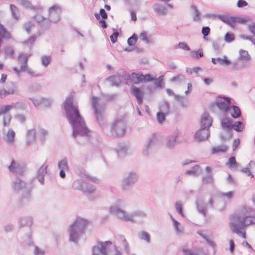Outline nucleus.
<instances>
[{"mask_svg": "<svg viewBox=\"0 0 255 255\" xmlns=\"http://www.w3.org/2000/svg\"><path fill=\"white\" fill-rule=\"evenodd\" d=\"M63 104L65 118L71 125L73 130L72 136L74 138H76L78 136H88L90 130L86 127L78 105L73 103V96L72 95H68Z\"/></svg>", "mask_w": 255, "mask_h": 255, "instance_id": "obj_1", "label": "nucleus"}, {"mask_svg": "<svg viewBox=\"0 0 255 255\" xmlns=\"http://www.w3.org/2000/svg\"><path fill=\"white\" fill-rule=\"evenodd\" d=\"M88 221L80 218H77L71 224L68 229L69 240L75 243H78L80 236L85 232V229Z\"/></svg>", "mask_w": 255, "mask_h": 255, "instance_id": "obj_2", "label": "nucleus"}, {"mask_svg": "<svg viewBox=\"0 0 255 255\" xmlns=\"http://www.w3.org/2000/svg\"><path fill=\"white\" fill-rule=\"evenodd\" d=\"M125 204L123 200H120L117 201L116 204L111 206L110 208V212L111 213L115 215L120 220L124 221H130L135 223V221L130 215L128 214L126 211L121 209L120 206H123Z\"/></svg>", "mask_w": 255, "mask_h": 255, "instance_id": "obj_3", "label": "nucleus"}, {"mask_svg": "<svg viewBox=\"0 0 255 255\" xmlns=\"http://www.w3.org/2000/svg\"><path fill=\"white\" fill-rule=\"evenodd\" d=\"M200 123V128L195 133V136L198 138L199 141L203 139L200 137V134L203 132L206 134V137H209L210 135L209 128L212 125L213 120L211 117L207 114L202 117Z\"/></svg>", "mask_w": 255, "mask_h": 255, "instance_id": "obj_4", "label": "nucleus"}, {"mask_svg": "<svg viewBox=\"0 0 255 255\" xmlns=\"http://www.w3.org/2000/svg\"><path fill=\"white\" fill-rule=\"evenodd\" d=\"M217 16L218 18L231 27H234L237 22L241 24H246V22L252 20L250 17L246 18L235 16H230L229 14L218 15Z\"/></svg>", "mask_w": 255, "mask_h": 255, "instance_id": "obj_5", "label": "nucleus"}, {"mask_svg": "<svg viewBox=\"0 0 255 255\" xmlns=\"http://www.w3.org/2000/svg\"><path fill=\"white\" fill-rule=\"evenodd\" d=\"M138 179L137 174L134 171L128 172L122 179L121 187L123 190H131Z\"/></svg>", "mask_w": 255, "mask_h": 255, "instance_id": "obj_6", "label": "nucleus"}, {"mask_svg": "<svg viewBox=\"0 0 255 255\" xmlns=\"http://www.w3.org/2000/svg\"><path fill=\"white\" fill-rule=\"evenodd\" d=\"M34 178L30 180L28 183H26L24 178L16 176L15 179L12 182V187L15 192L18 193L20 191L23 192L27 190V188L31 186L36 185L34 183Z\"/></svg>", "mask_w": 255, "mask_h": 255, "instance_id": "obj_7", "label": "nucleus"}, {"mask_svg": "<svg viewBox=\"0 0 255 255\" xmlns=\"http://www.w3.org/2000/svg\"><path fill=\"white\" fill-rule=\"evenodd\" d=\"M126 131V123L124 119H118L113 123L111 132L113 136L121 137Z\"/></svg>", "mask_w": 255, "mask_h": 255, "instance_id": "obj_8", "label": "nucleus"}, {"mask_svg": "<svg viewBox=\"0 0 255 255\" xmlns=\"http://www.w3.org/2000/svg\"><path fill=\"white\" fill-rule=\"evenodd\" d=\"M99 99L96 96L92 97L91 105L94 111V114L98 123L101 125L104 124V108L101 105H98Z\"/></svg>", "mask_w": 255, "mask_h": 255, "instance_id": "obj_9", "label": "nucleus"}, {"mask_svg": "<svg viewBox=\"0 0 255 255\" xmlns=\"http://www.w3.org/2000/svg\"><path fill=\"white\" fill-rule=\"evenodd\" d=\"M231 222H235L241 228H246L250 225L255 224V217L247 216L243 218L237 215H233L231 217Z\"/></svg>", "mask_w": 255, "mask_h": 255, "instance_id": "obj_10", "label": "nucleus"}, {"mask_svg": "<svg viewBox=\"0 0 255 255\" xmlns=\"http://www.w3.org/2000/svg\"><path fill=\"white\" fill-rule=\"evenodd\" d=\"M218 98L223 99L224 101L217 99L215 103L212 104V106L216 105L221 111L225 113H227L231 106V99L225 96H219Z\"/></svg>", "mask_w": 255, "mask_h": 255, "instance_id": "obj_11", "label": "nucleus"}, {"mask_svg": "<svg viewBox=\"0 0 255 255\" xmlns=\"http://www.w3.org/2000/svg\"><path fill=\"white\" fill-rule=\"evenodd\" d=\"M36 187V185L31 186L22 192L19 199L18 206L22 207L28 205L32 201V190Z\"/></svg>", "mask_w": 255, "mask_h": 255, "instance_id": "obj_12", "label": "nucleus"}, {"mask_svg": "<svg viewBox=\"0 0 255 255\" xmlns=\"http://www.w3.org/2000/svg\"><path fill=\"white\" fill-rule=\"evenodd\" d=\"M179 135V133L178 131H174L173 133L166 136L165 144L168 148L173 149L176 145L180 143V142L177 139Z\"/></svg>", "mask_w": 255, "mask_h": 255, "instance_id": "obj_13", "label": "nucleus"}, {"mask_svg": "<svg viewBox=\"0 0 255 255\" xmlns=\"http://www.w3.org/2000/svg\"><path fill=\"white\" fill-rule=\"evenodd\" d=\"M8 169L11 172H14L17 174V176L24 178V173L25 171V167L16 164L14 159L12 160L10 164L8 166Z\"/></svg>", "mask_w": 255, "mask_h": 255, "instance_id": "obj_14", "label": "nucleus"}, {"mask_svg": "<svg viewBox=\"0 0 255 255\" xmlns=\"http://www.w3.org/2000/svg\"><path fill=\"white\" fill-rule=\"evenodd\" d=\"M130 93L135 97L139 105L142 104L144 97V93L142 90L132 85L130 88Z\"/></svg>", "mask_w": 255, "mask_h": 255, "instance_id": "obj_15", "label": "nucleus"}, {"mask_svg": "<svg viewBox=\"0 0 255 255\" xmlns=\"http://www.w3.org/2000/svg\"><path fill=\"white\" fill-rule=\"evenodd\" d=\"M157 139L155 133L152 134L148 139V141L143 149V154L147 155L149 153V150L152 149L157 143Z\"/></svg>", "mask_w": 255, "mask_h": 255, "instance_id": "obj_16", "label": "nucleus"}, {"mask_svg": "<svg viewBox=\"0 0 255 255\" xmlns=\"http://www.w3.org/2000/svg\"><path fill=\"white\" fill-rule=\"evenodd\" d=\"M95 186L90 183L85 182V183H84L83 189H82V191L87 196H88V198L89 200L93 201L95 199V198L91 194L93 193L95 191Z\"/></svg>", "mask_w": 255, "mask_h": 255, "instance_id": "obj_17", "label": "nucleus"}, {"mask_svg": "<svg viewBox=\"0 0 255 255\" xmlns=\"http://www.w3.org/2000/svg\"><path fill=\"white\" fill-rule=\"evenodd\" d=\"M47 167L48 165L43 164L39 168L35 176L32 178H34V181L37 179L42 185L44 184V177L47 173Z\"/></svg>", "mask_w": 255, "mask_h": 255, "instance_id": "obj_18", "label": "nucleus"}, {"mask_svg": "<svg viewBox=\"0 0 255 255\" xmlns=\"http://www.w3.org/2000/svg\"><path fill=\"white\" fill-rule=\"evenodd\" d=\"M211 61L214 64H217L218 63L220 65L225 66H228L231 64V61L225 55L223 56V58L220 57L212 58Z\"/></svg>", "mask_w": 255, "mask_h": 255, "instance_id": "obj_19", "label": "nucleus"}, {"mask_svg": "<svg viewBox=\"0 0 255 255\" xmlns=\"http://www.w3.org/2000/svg\"><path fill=\"white\" fill-rule=\"evenodd\" d=\"M230 227L233 233H235L238 235H241L243 238L246 239L247 236L246 233L241 231V229H243L245 228H241V226L238 225L235 222H230Z\"/></svg>", "mask_w": 255, "mask_h": 255, "instance_id": "obj_20", "label": "nucleus"}, {"mask_svg": "<svg viewBox=\"0 0 255 255\" xmlns=\"http://www.w3.org/2000/svg\"><path fill=\"white\" fill-rule=\"evenodd\" d=\"M206 171L207 172V174L206 176H203L202 182L206 184L212 183L213 182V177L211 167L207 166L206 167Z\"/></svg>", "mask_w": 255, "mask_h": 255, "instance_id": "obj_21", "label": "nucleus"}, {"mask_svg": "<svg viewBox=\"0 0 255 255\" xmlns=\"http://www.w3.org/2000/svg\"><path fill=\"white\" fill-rule=\"evenodd\" d=\"M106 80L111 83V86H120L121 84V80L119 76L113 75L108 77Z\"/></svg>", "mask_w": 255, "mask_h": 255, "instance_id": "obj_22", "label": "nucleus"}, {"mask_svg": "<svg viewBox=\"0 0 255 255\" xmlns=\"http://www.w3.org/2000/svg\"><path fill=\"white\" fill-rule=\"evenodd\" d=\"M196 208L197 210L203 215L206 214V205L204 203L201 198H198L196 201Z\"/></svg>", "mask_w": 255, "mask_h": 255, "instance_id": "obj_23", "label": "nucleus"}, {"mask_svg": "<svg viewBox=\"0 0 255 255\" xmlns=\"http://www.w3.org/2000/svg\"><path fill=\"white\" fill-rule=\"evenodd\" d=\"M154 11L158 14L160 15H165L167 13V9L166 8L159 3H155L153 5Z\"/></svg>", "mask_w": 255, "mask_h": 255, "instance_id": "obj_24", "label": "nucleus"}, {"mask_svg": "<svg viewBox=\"0 0 255 255\" xmlns=\"http://www.w3.org/2000/svg\"><path fill=\"white\" fill-rule=\"evenodd\" d=\"M221 126L224 129H226V130H231L233 129V124L232 120L228 118H224L221 121Z\"/></svg>", "mask_w": 255, "mask_h": 255, "instance_id": "obj_25", "label": "nucleus"}, {"mask_svg": "<svg viewBox=\"0 0 255 255\" xmlns=\"http://www.w3.org/2000/svg\"><path fill=\"white\" fill-rule=\"evenodd\" d=\"M19 228L25 226L30 227L32 224V219L30 217H24L19 218Z\"/></svg>", "mask_w": 255, "mask_h": 255, "instance_id": "obj_26", "label": "nucleus"}, {"mask_svg": "<svg viewBox=\"0 0 255 255\" xmlns=\"http://www.w3.org/2000/svg\"><path fill=\"white\" fill-rule=\"evenodd\" d=\"M222 39L221 38H219L216 41L212 42V46L216 53H220L221 52L223 46V45H222Z\"/></svg>", "mask_w": 255, "mask_h": 255, "instance_id": "obj_27", "label": "nucleus"}, {"mask_svg": "<svg viewBox=\"0 0 255 255\" xmlns=\"http://www.w3.org/2000/svg\"><path fill=\"white\" fill-rule=\"evenodd\" d=\"M98 243L101 246L100 247V253L103 255H108L107 248L108 246L112 244V242L107 241L105 242H99Z\"/></svg>", "mask_w": 255, "mask_h": 255, "instance_id": "obj_28", "label": "nucleus"}, {"mask_svg": "<svg viewBox=\"0 0 255 255\" xmlns=\"http://www.w3.org/2000/svg\"><path fill=\"white\" fill-rule=\"evenodd\" d=\"M230 107L233 110V111L231 112V115L233 119H236L241 117V111L238 106L233 105Z\"/></svg>", "mask_w": 255, "mask_h": 255, "instance_id": "obj_29", "label": "nucleus"}, {"mask_svg": "<svg viewBox=\"0 0 255 255\" xmlns=\"http://www.w3.org/2000/svg\"><path fill=\"white\" fill-rule=\"evenodd\" d=\"M143 74L141 72L136 73L135 72L131 73V82L134 84H138L142 82V78Z\"/></svg>", "mask_w": 255, "mask_h": 255, "instance_id": "obj_30", "label": "nucleus"}, {"mask_svg": "<svg viewBox=\"0 0 255 255\" xmlns=\"http://www.w3.org/2000/svg\"><path fill=\"white\" fill-rule=\"evenodd\" d=\"M35 137L36 131L35 129L29 130L27 134V145H29L35 140Z\"/></svg>", "mask_w": 255, "mask_h": 255, "instance_id": "obj_31", "label": "nucleus"}, {"mask_svg": "<svg viewBox=\"0 0 255 255\" xmlns=\"http://www.w3.org/2000/svg\"><path fill=\"white\" fill-rule=\"evenodd\" d=\"M29 100L33 102L34 105L36 107H38L40 105H42L43 102H46L47 103V106H50L51 104L50 101L49 100L44 98H41L40 100H39L35 99L33 98H29Z\"/></svg>", "mask_w": 255, "mask_h": 255, "instance_id": "obj_32", "label": "nucleus"}, {"mask_svg": "<svg viewBox=\"0 0 255 255\" xmlns=\"http://www.w3.org/2000/svg\"><path fill=\"white\" fill-rule=\"evenodd\" d=\"M10 37L9 33L5 27L0 23V38L8 39Z\"/></svg>", "mask_w": 255, "mask_h": 255, "instance_id": "obj_33", "label": "nucleus"}, {"mask_svg": "<svg viewBox=\"0 0 255 255\" xmlns=\"http://www.w3.org/2000/svg\"><path fill=\"white\" fill-rule=\"evenodd\" d=\"M18 2L26 9H30L31 10L37 9L35 6L31 4L30 1L28 0H18Z\"/></svg>", "mask_w": 255, "mask_h": 255, "instance_id": "obj_34", "label": "nucleus"}, {"mask_svg": "<svg viewBox=\"0 0 255 255\" xmlns=\"http://www.w3.org/2000/svg\"><path fill=\"white\" fill-rule=\"evenodd\" d=\"M119 77L121 81H123V83L127 85H128L130 82H131V74H129L125 72L123 74L120 75Z\"/></svg>", "mask_w": 255, "mask_h": 255, "instance_id": "obj_35", "label": "nucleus"}, {"mask_svg": "<svg viewBox=\"0 0 255 255\" xmlns=\"http://www.w3.org/2000/svg\"><path fill=\"white\" fill-rule=\"evenodd\" d=\"M41 89V86L38 83H33L29 84L28 86V91L30 93H33L36 91H39Z\"/></svg>", "mask_w": 255, "mask_h": 255, "instance_id": "obj_36", "label": "nucleus"}, {"mask_svg": "<svg viewBox=\"0 0 255 255\" xmlns=\"http://www.w3.org/2000/svg\"><path fill=\"white\" fill-rule=\"evenodd\" d=\"M228 149V147L226 145H222L220 146L213 147L212 149V153L215 154L219 152H226Z\"/></svg>", "mask_w": 255, "mask_h": 255, "instance_id": "obj_37", "label": "nucleus"}, {"mask_svg": "<svg viewBox=\"0 0 255 255\" xmlns=\"http://www.w3.org/2000/svg\"><path fill=\"white\" fill-rule=\"evenodd\" d=\"M58 168L59 169L68 170L69 169L67 158L64 157L58 163Z\"/></svg>", "mask_w": 255, "mask_h": 255, "instance_id": "obj_38", "label": "nucleus"}, {"mask_svg": "<svg viewBox=\"0 0 255 255\" xmlns=\"http://www.w3.org/2000/svg\"><path fill=\"white\" fill-rule=\"evenodd\" d=\"M160 112H164L168 115L170 112V105L167 101H164L159 107Z\"/></svg>", "mask_w": 255, "mask_h": 255, "instance_id": "obj_39", "label": "nucleus"}, {"mask_svg": "<svg viewBox=\"0 0 255 255\" xmlns=\"http://www.w3.org/2000/svg\"><path fill=\"white\" fill-rule=\"evenodd\" d=\"M154 86L159 89H162L164 87L163 76H160L157 78H154L153 81Z\"/></svg>", "mask_w": 255, "mask_h": 255, "instance_id": "obj_40", "label": "nucleus"}, {"mask_svg": "<svg viewBox=\"0 0 255 255\" xmlns=\"http://www.w3.org/2000/svg\"><path fill=\"white\" fill-rule=\"evenodd\" d=\"M9 6L12 17L16 19H18L19 17V12L18 9L15 5L12 4H10Z\"/></svg>", "mask_w": 255, "mask_h": 255, "instance_id": "obj_41", "label": "nucleus"}, {"mask_svg": "<svg viewBox=\"0 0 255 255\" xmlns=\"http://www.w3.org/2000/svg\"><path fill=\"white\" fill-rule=\"evenodd\" d=\"M251 56L249 54L248 52L247 51L244 50L243 49H241L240 50V55L239 59L249 61L251 59Z\"/></svg>", "mask_w": 255, "mask_h": 255, "instance_id": "obj_42", "label": "nucleus"}, {"mask_svg": "<svg viewBox=\"0 0 255 255\" xmlns=\"http://www.w3.org/2000/svg\"><path fill=\"white\" fill-rule=\"evenodd\" d=\"M84 183H85V181L81 180H77L74 182L73 188L75 190H78L82 191V189H83Z\"/></svg>", "mask_w": 255, "mask_h": 255, "instance_id": "obj_43", "label": "nucleus"}, {"mask_svg": "<svg viewBox=\"0 0 255 255\" xmlns=\"http://www.w3.org/2000/svg\"><path fill=\"white\" fill-rule=\"evenodd\" d=\"M190 9L193 11L194 13L193 20L194 21L200 20V12L198 9L197 6L195 5H192L190 7Z\"/></svg>", "mask_w": 255, "mask_h": 255, "instance_id": "obj_44", "label": "nucleus"}, {"mask_svg": "<svg viewBox=\"0 0 255 255\" xmlns=\"http://www.w3.org/2000/svg\"><path fill=\"white\" fill-rule=\"evenodd\" d=\"M190 55L193 59H199L203 56L202 50L200 49L198 50L192 51Z\"/></svg>", "mask_w": 255, "mask_h": 255, "instance_id": "obj_45", "label": "nucleus"}, {"mask_svg": "<svg viewBox=\"0 0 255 255\" xmlns=\"http://www.w3.org/2000/svg\"><path fill=\"white\" fill-rule=\"evenodd\" d=\"M138 40L137 35L133 33L127 40V43L129 46H134Z\"/></svg>", "mask_w": 255, "mask_h": 255, "instance_id": "obj_46", "label": "nucleus"}, {"mask_svg": "<svg viewBox=\"0 0 255 255\" xmlns=\"http://www.w3.org/2000/svg\"><path fill=\"white\" fill-rule=\"evenodd\" d=\"M235 39V35L232 32H227L224 35V40L227 43H231Z\"/></svg>", "mask_w": 255, "mask_h": 255, "instance_id": "obj_47", "label": "nucleus"}, {"mask_svg": "<svg viewBox=\"0 0 255 255\" xmlns=\"http://www.w3.org/2000/svg\"><path fill=\"white\" fill-rule=\"evenodd\" d=\"M175 209L178 213L182 217H185L184 213L183 212V205L180 201H177L175 205Z\"/></svg>", "mask_w": 255, "mask_h": 255, "instance_id": "obj_48", "label": "nucleus"}, {"mask_svg": "<svg viewBox=\"0 0 255 255\" xmlns=\"http://www.w3.org/2000/svg\"><path fill=\"white\" fill-rule=\"evenodd\" d=\"M168 114L162 112H158L156 113V119L159 124H162L165 121L166 116Z\"/></svg>", "mask_w": 255, "mask_h": 255, "instance_id": "obj_49", "label": "nucleus"}, {"mask_svg": "<svg viewBox=\"0 0 255 255\" xmlns=\"http://www.w3.org/2000/svg\"><path fill=\"white\" fill-rule=\"evenodd\" d=\"M233 129L237 132H241L244 129V125L242 122L237 121L236 122L234 125H233Z\"/></svg>", "mask_w": 255, "mask_h": 255, "instance_id": "obj_50", "label": "nucleus"}, {"mask_svg": "<svg viewBox=\"0 0 255 255\" xmlns=\"http://www.w3.org/2000/svg\"><path fill=\"white\" fill-rule=\"evenodd\" d=\"M200 166L199 165L197 164L193 166L190 169L186 171L185 174L187 175H196L197 171L200 169Z\"/></svg>", "mask_w": 255, "mask_h": 255, "instance_id": "obj_51", "label": "nucleus"}, {"mask_svg": "<svg viewBox=\"0 0 255 255\" xmlns=\"http://www.w3.org/2000/svg\"><path fill=\"white\" fill-rule=\"evenodd\" d=\"M226 165L230 168H232L234 167H237L238 166V163L236 161L235 157L231 156L229 159V161L226 163Z\"/></svg>", "mask_w": 255, "mask_h": 255, "instance_id": "obj_52", "label": "nucleus"}, {"mask_svg": "<svg viewBox=\"0 0 255 255\" xmlns=\"http://www.w3.org/2000/svg\"><path fill=\"white\" fill-rule=\"evenodd\" d=\"M15 135V132L13 130L9 129L7 134V141L9 143L13 142L14 140Z\"/></svg>", "mask_w": 255, "mask_h": 255, "instance_id": "obj_53", "label": "nucleus"}, {"mask_svg": "<svg viewBox=\"0 0 255 255\" xmlns=\"http://www.w3.org/2000/svg\"><path fill=\"white\" fill-rule=\"evenodd\" d=\"M118 156L120 158L124 157L127 154V148L125 146L120 147L116 149Z\"/></svg>", "mask_w": 255, "mask_h": 255, "instance_id": "obj_54", "label": "nucleus"}, {"mask_svg": "<svg viewBox=\"0 0 255 255\" xmlns=\"http://www.w3.org/2000/svg\"><path fill=\"white\" fill-rule=\"evenodd\" d=\"M51 62L50 56L43 55L41 57V63L45 67H47Z\"/></svg>", "mask_w": 255, "mask_h": 255, "instance_id": "obj_55", "label": "nucleus"}, {"mask_svg": "<svg viewBox=\"0 0 255 255\" xmlns=\"http://www.w3.org/2000/svg\"><path fill=\"white\" fill-rule=\"evenodd\" d=\"M37 38V36L35 35L31 36L28 39L24 40L22 42L23 45H26L27 46H31Z\"/></svg>", "mask_w": 255, "mask_h": 255, "instance_id": "obj_56", "label": "nucleus"}, {"mask_svg": "<svg viewBox=\"0 0 255 255\" xmlns=\"http://www.w3.org/2000/svg\"><path fill=\"white\" fill-rule=\"evenodd\" d=\"M12 106V108H14L16 109H19L24 110L26 108V105L25 103L22 102H18L13 104Z\"/></svg>", "mask_w": 255, "mask_h": 255, "instance_id": "obj_57", "label": "nucleus"}, {"mask_svg": "<svg viewBox=\"0 0 255 255\" xmlns=\"http://www.w3.org/2000/svg\"><path fill=\"white\" fill-rule=\"evenodd\" d=\"M113 33L110 35V40L113 43H115L117 41L118 37L119 35V33L117 29H113Z\"/></svg>", "mask_w": 255, "mask_h": 255, "instance_id": "obj_58", "label": "nucleus"}, {"mask_svg": "<svg viewBox=\"0 0 255 255\" xmlns=\"http://www.w3.org/2000/svg\"><path fill=\"white\" fill-rule=\"evenodd\" d=\"M4 52L5 55L12 58L14 55V51L10 46H7L4 47Z\"/></svg>", "mask_w": 255, "mask_h": 255, "instance_id": "obj_59", "label": "nucleus"}, {"mask_svg": "<svg viewBox=\"0 0 255 255\" xmlns=\"http://www.w3.org/2000/svg\"><path fill=\"white\" fill-rule=\"evenodd\" d=\"M18 60L21 64H27L28 62V56L21 53L18 55Z\"/></svg>", "mask_w": 255, "mask_h": 255, "instance_id": "obj_60", "label": "nucleus"}, {"mask_svg": "<svg viewBox=\"0 0 255 255\" xmlns=\"http://www.w3.org/2000/svg\"><path fill=\"white\" fill-rule=\"evenodd\" d=\"M11 116L10 114H6L4 115L3 118V125L4 127H8L9 125Z\"/></svg>", "mask_w": 255, "mask_h": 255, "instance_id": "obj_61", "label": "nucleus"}, {"mask_svg": "<svg viewBox=\"0 0 255 255\" xmlns=\"http://www.w3.org/2000/svg\"><path fill=\"white\" fill-rule=\"evenodd\" d=\"M245 67V65L240 62H235L233 63V69L234 70H239Z\"/></svg>", "mask_w": 255, "mask_h": 255, "instance_id": "obj_62", "label": "nucleus"}, {"mask_svg": "<svg viewBox=\"0 0 255 255\" xmlns=\"http://www.w3.org/2000/svg\"><path fill=\"white\" fill-rule=\"evenodd\" d=\"M132 217V218L133 219L134 217H140L141 218H145L146 216V214L141 211H135L132 213L130 215Z\"/></svg>", "mask_w": 255, "mask_h": 255, "instance_id": "obj_63", "label": "nucleus"}, {"mask_svg": "<svg viewBox=\"0 0 255 255\" xmlns=\"http://www.w3.org/2000/svg\"><path fill=\"white\" fill-rule=\"evenodd\" d=\"M141 240H144L147 242L149 243L150 241V237L149 234L145 231H142L141 233V236L139 237Z\"/></svg>", "mask_w": 255, "mask_h": 255, "instance_id": "obj_64", "label": "nucleus"}]
</instances>
